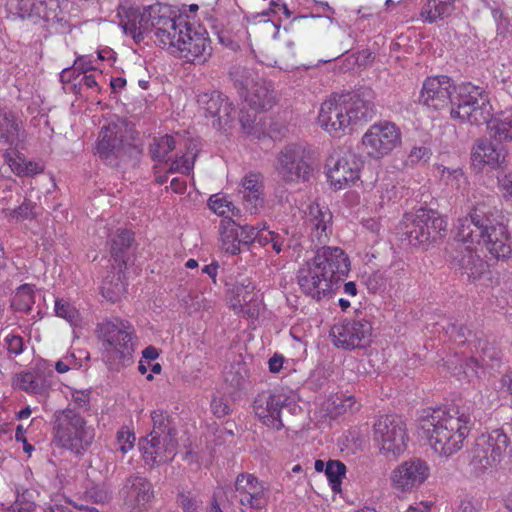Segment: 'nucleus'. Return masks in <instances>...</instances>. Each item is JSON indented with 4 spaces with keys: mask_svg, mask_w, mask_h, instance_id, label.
Returning a JSON list of instances; mask_svg holds the SVG:
<instances>
[{
    "mask_svg": "<svg viewBox=\"0 0 512 512\" xmlns=\"http://www.w3.org/2000/svg\"><path fill=\"white\" fill-rule=\"evenodd\" d=\"M429 474L430 468L425 461L419 458L410 459L391 472V486L397 491L411 493L428 479Z\"/></svg>",
    "mask_w": 512,
    "mask_h": 512,
    "instance_id": "412c9836",
    "label": "nucleus"
},
{
    "mask_svg": "<svg viewBox=\"0 0 512 512\" xmlns=\"http://www.w3.org/2000/svg\"><path fill=\"white\" fill-rule=\"evenodd\" d=\"M156 432L151 431L139 443L143 460L150 466H158L172 461L177 450L176 433L157 435Z\"/></svg>",
    "mask_w": 512,
    "mask_h": 512,
    "instance_id": "a211bd4d",
    "label": "nucleus"
},
{
    "mask_svg": "<svg viewBox=\"0 0 512 512\" xmlns=\"http://www.w3.org/2000/svg\"><path fill=\"white\" fill-rule=\"evenodd\" d=\"M248 105L257 111L270 110L275 104L274 90L270 82L261 78L254 83L244 97Z\"/></svg>",
    "mask_w": 512,
    "mask_h": 512,
    "instance_id": "2f4dec72",
    "label": "nucleus"
},
{
    "mask_svg": "<svg viewBox=\"0 0 512 512\" xmlns=\"http://www.w3.org/2000/svg\"><path fill=\"white\" fill-rule=\"evenodd\" d=\"M101 293L108 301L115 303L126 293L125 285L117 279L115 283H103Z\"/></svg>",
    "mask_w": 512,
    "mask_h": 512,
    "instance_id": "3c124183",
    "label": "nucleus"
},
{
    "mask_svg": "<svg viewBox=\"0 0 512 512\" xmlns=\"http://www.w3.org/2000/svg\"><path fill=\"white\" fill-rule=\"evenodd\" d=\"M194 168V157L190 155H182L172 161L169 171L181 174H190Z\"/></svg>",
    "mask_w": 512,
    "mask_h": 512,
    "instance_id": "4d7b16f0",
    "label": "nucleus"
},
{
    "mask_svg": "<svg viewBox=\"0 0 512 512\" xmlns=\"http://www.w3.org/2000/svg\"><path fill=\"white\" fill-rule=\"evenodd\" d=\"M34 286L30 284L21 285L12 298V307L16 311L28 312L34 304Z\"/></svg>",
    "mask_w": 512,
    "mask_h": 512,
    "instance_id": "ea45409f",
    "label": "nucleus"
},
{
    "mask_svg": "<svg viewBox=\"0 0 512 512\" xmlns=\"http://www.w3.org/2000/svg\"><path fill=\"white\" fill-rule=\"evenodd\" d=\"M365 161L353 150H345L331 155L325 164L327 183L334 191L354 186L360 179Z\"/></svg>",
    "mask_w": 512,
    "mask_h": 512,
    "instance_id": "1a4fd4ad",
    "label": "nucleus"
},
{
    "mask_svg": "<svg viewBox=\"0 0 512 512\" xmlns=\"http://www.w3.org/2000/svg\"><path fill=\"white\" fill-rule=\"evenodd\" d=\"M230 78L242 97H245L249 89L254 88V83L260 79L253 70L241 65L234 66L231 69Z\"/></svg>",
    "mask_w": 512,
    "mask_h": 512,
    "instance_id": "e433bc0d",
    "label": "nucleus"
},
{
    "mask_svg": "<svg viewBox=\"0 0 512 512\" xmlns=\"http://www.w3.org/2000/svg\"><path fill=\"white\" fill-rule=\"evenodd\" d=\"M493 106L488 93L472 83H462L454 88L450 117L460 124L487 125L493 116Z\"/></svg>",
    "mask_w": 512,
    "mask_h": 512,
    "instance_id": "423d86ee",
    "label": "nucleus"
},
{
    "mask_svg": "<svg viewBox=\"0 0 512 512\" xmlns=\"http://www.w3.org/2000/svg\"><path fill=\"white\" fill-rule=\"evenodd\" d=\"M134 242V232L129 229L118 230L112 239L111 253L115 258L120 257Z\"/></svg>",
    "mask_w": 512,
    "mask_h": 512,
    "instance_id": "79ce46f5",
    "label": "nucleus"
},
{
    "mask_svg": "<svg viewBox=\"0 0 512 512\" xmlns=\"http://www.w3.org/2000/svg\"><path fill=\"white\" fill-rule=\"evenodd\" d=\"M67 0H8V10L35 25L46 27L65 20L63 11Z\"/></svg>",
    "mask_w": 512,
    "mask_h": 512,
    "instance_id": "9b49d317",
    "label": "nucleus"
},
{
    "mask_svg": "<svg viewBox=\"0 0 512 512\" xmlns=\"http://www.w3.org/2000/svg\"><path fill=\"white\" fill-rule=\"evenodd\" d=\"M4 159L13 173L14 166H24L26 162V157L18 151V148L9 147L4 153Z\"/></svg>",
    "mask_w": 512,
    "mask_h": 512,
    "instance_id": "680f3d73",
    "label": "nucleus"
},
{
    "mask_svg": "<svg viewBox=\"0 0 512 512\" xmlns=\"http://www.w3.org/2000/svg\"><path fill=\"white\" fill-rule=\"evenodd\" d=\"M161 8V4H155L140 10L130 1H123L117 7L118 24L126 35L139 42L154 29V9Z\"/></svg>",
    "mask_w": 512,
    "mask_h": 512,
    "instance_id": "2eb2a0df",
    "label": "nucleus"
},
{
    "mask_svg": "<svg viewBox=\"0 0 512 512\" xmlns=\"http://www.w3.org/2000/svg\"><path fill=\"white\" fill-rule=\"evenodd\" d=\"M334 409L336 414H343L347 411H352L355 404L356 399L353 395L349 396H337L333 401Z\"/></svg>",
    "mask_w": 512,
    "mask_h": 512,
    "instance_id": "0e129e2a",
    "label": "nucleus"
},
{
    "mask_svg": "<svg viewBox=\"0 0 512 512\" xmlns=\"http://www.w3.org/2000/svg\"><path fill=\"white\" fill-rule=\"evenodd\" d=\"M151 420L153 423L152 431H157L156 434H164V433H175L173 429L170 428L169 417L163 410L156 409L151 412Z\"/></svg>",
    "mask_w": 512,
    "mask_h": 512,
    "instance_id": "864d4df0",
    "label": "nucleus"
},
{
    "mask_svg": "<svg viewBox=\"0 0 512 512\" xmlns=\"http://www.w3.org/2000/svg\"><path fill=\"white\" fill-rule=\"evenodd\" d=\"M128 126L123 121L111 122L99 131L94 154L106 165L117 166L127 151Z\"/></svg>",
    "mask_w": 512,
    "mask_h": 512,
    "instance_id": "ddd939ff",
    "label": "nucleus"
},
{
    "mask_svg": "<svg viewBox=\"0 0 512 512\" xmlns=\"http://www.w3.org/2000/svg\"><path fill=\"white\" fill-rule=\"evenodd\" d=\"M124 503L131 512H143L151 508L154 490L150 481L142 476H131L123 488Z\"/></svg>",
    "mask_w": 512,
    "mask_h": 512,
    "instance_id": "bb28decb",
    "label": "nucleus"
},
{
    "mask_svg": "<svg viewBox=\"0 0 512 512\" xmlns=\"http://www.w3.org/2000/svg\"><path fill=\"white\" fill-rule=\"evenodd\" d=\"M55 312L58 317L64 318L71 324H76L79 320V312L75 306L63 299H56Z\"/></svg>",
    "mask_w": 512,
    "mask_h": 512,
    "instance_id": "de8ad7c7",
    "label": "nucleus"
},
{
    "mask_svg": "<svg viewBox=\"0 0 512 512\" xmlns=\"http://www.w3.org/2000/svg\"><path fill=\"white\" fill-rule=\"evenodd\" d=\"M425 213L429 216L430 235L432 232L441 236L445 235L448 226L447 217L432 209L425 208Z\"/></svg>",
    "mask_w": 512,
    "mask_h": 512,
    "instance_id": "603ef678",
    "label": "nucleus"
},
{
    "mask_svg": "<svg viewBox=\"0 0 512 512\" xmlns=\"http://www.w3.org/2000/svg\"><path fill=\"white\" fill-rule=\"evenodd\" d=\"M486 126L489 137L495 142H512V108L498 113L493 112Z\"/></svg>",
    "mask_w": 512,
    "mask_h": 512,
    "instance_id": "473e14b6",
    "label": "nucleus"
},
{
    "mask_svg": "<svg viewBox=\"0 0 512 512\" xmlns=\"http://www.w3.org/2000/svg\"><path fill=\"white\" fill-rule=\"evenodd\" d=\"M176 147L173 136L165 135L157 139L151 149L152 158L154 160L163 161L166 156Z\"/></svg>",
    "mask_w": 512,
    "mask_h": 512,
    "instance_id": "37998d69",
    "label": "nucleus"
},
{
    "mask_svg": "<svg viewBox=\"0 0 512 512\" xmlns=\"http://www.w3.org/2000/svg\"><path fill=\"white\" fill-rule=\"evenodd\" d=\"M435 503L431 500H421L412 503L406 512H432Z\"/></svg>",
    "mask_w": 512,
    "mask_h": 512,
    "instance_id": "774afa93",
    "label": "nucleus"
},
{
    "mask_svg": "<svg viewBox=\"0 0 512 512\" xmlns=\"http://www.w3.org/2000/svg\"><path fill=\"white\" fill-rule=\"evenodd\" d=\"M373 327L366 319L344 320L330 329L333 344L342 349L353 350L367 347L372 338Z\"/></svg>",
    "mask_w": 512,
    "mask_h": 512,
    "instance_id": "f3484780",
    "label": "nucleus"
},
{
    "mask_svg": "<svg viewBox=\"0 0 512 512\" xmlns=\"http://www.w3.org/2000/svg\"><path fill=\"white\" fill-rule=\"evenodd\" d=\"M432 155L431 150L425 146L413 147L408 154L407 161L412 164L427 162Z\"/></svg>",
    "mask_w": 512,
    "mask_h": 512,
    "instance_id": "052dcab7",
    "label": "nucleus"
},
{
    "mask_svg": "<svg viewBox=\"0 0 512 512\" xmlns=\"http://www.w3.org/2000/svg\"><path fill=\"white\" fill-rule=\"evenodd\" d=\"M3 345L10 355L18 356L25 349L23 337L15 331H10L3 338Z\"/></svg>",
    "mask_w": 512,
    "mask_h": 512,
    "instance_id": "09e8293b",
    "label": "nucleus"
},
{
    "mask_svg": "<svg viewBox=\"0 0 512 512\" xmlns=\"http://www.w3.org/2000/svg\"><path fill=\"white\" fill-rule=\"evenodd\" d=\"M54 439L62 448L82 454L94 441L95 430L76 410L66 408L55 415Z\"/></svg>",
    "mask_w": 512,
    "mask_h": 512,
    "instance_id": "0eeeda50",
    "label": "nucleus"
},
{
    "mask_svg": "<svg viewBox=\"0 0 512 512\" xmlns=\"http://www.w3.org/2000/svg\"><path fill=\"white\" fill-rule=\"evenodd\" d=\"M350 271V259L340 247L322 246L299 267L300 290L316 301L329 297Z\"/></svg>",
    "mask_w": 512,
    "mask_h": 512,
    "instance_id": "f03ea898",
    "label": "nucleus"
},
{
    "mask_svg": "<svg viewBox=\"0 0 512 512\" xmlns=\"http://www.w3.org/2000/svg\"><path fill=\"white\" fill-rule=\"evenodd\" d=\"M14 174L19 177L35 176L44 172V165L41 162L26 159L24 166H14Z\"/></svg>",
    "mask_w": 512,
    "mask_h": 512,
    "instance_id": "13d9d810",
    "label": "nucleus"
},
{
    "mask_svg": "<svg viewBox=\"0 0 512 512\" xmlns=\"http://www.w3.org/2000/svg\"><path fill=\"white\" fill-rule=\"evenodd\" d=\"M152 12L154 42L173 54L181 38L184 37L189 22L182 16H176L168 6L161 5V8L154 9Z\"/></svg>",
    "mask_w": 512,
    "mask_h": 512,
    "instance_id": "f8f14e48",
    "label": "nucleus"
},
{
    "mask_svg": "<svg viewBox=\"0 0 512 512\" xmlns=\"http://www.w3.org/2000/svg\"><path fill=\"white\" fill-rule=\"evenodd\" d=\"M422 436L440 456L449 457L460 451L474 422L468 409L453 407L434 409L420 419Z\"/></svg>",
    "mask_w": 512,
    "mask_h": 512,
    "instance_id": "20e7f679",
    "label": "nucleus"
},
{
    "mask_svg": "<svg viewBox=\"0 0 512 512\" xmlns=\"http://www.w3.org/2000/svg\"><path fill=\"white\" fill-rule=\"evenodd\" d=\"M206 117L217 118L218 124H227L235 112L229 99L220 92L202 93L197 100Z\"/></svg>",
    "mask_w": 512,
    "mask_h": 512,
    "instance_id": "cd10ccee",
    "label": "nucleus"
},
{
    "mask_svg": "<svg viewBox=\"0 0 512 512\" xmlns=\"http://www.w3.org/2000/svg\"><path fill=\"white\" fill-rule=\"evenodd\" d=\"M456 86L450 77L446 75H437L427 77L419 95V102L434 111H439L452 107L453 93Z\"/></svg>",
    "mask_w": 512,
    "mask_h": 512,
    "instance_id": "aec40b11",
    "label": "nucleus"
},
{
    "mask_svg": "<svg viewBox=\"0 0 512 512\" xmlns=\"http://www.w3.org/2000/svg\"><path fill=\"white\" fill-rule=\"evenodd\" d=\"M297 402V395L286 389L275 390L271 393L257 395L253 403L256 417L266 426L276 430L283 428L281 411Z\"/></svg>",
    "mask_w": 512,
    "mask_h": 512,
    "instance_id": "4468645a",
    "label": "nucleus"
},
{
    "mask_svg": "<svg viewBox=\"0 0 512 512\" xmlns=\"http://www.w3.org/2000/svg\"><path fill=\"white\" fill-rule=\"evenodd\" d=\"M404 224L405 234L413 245L424 244L430 240L429 216L425 213V208L405 215Z\"/></svg>",
    "mask_w": 512,
    "mask_h": 512,
    "instance_id": "7c9ffc66",
    "label": "nucleus"
},
{
    "mask_svg": "<svg viewBox=\"0 0 512 512\" xmlns=\"http://www.w3.org/2000/svg\"><path fill=\"white\" fill-rule=\"evenodd\" d=\"M510 439L502 429L479 435L470 451V466L476 473L496 467L507 454Z\"/></svg>",
    "mask_w": 512,
    "mask_h": 512,
    "instance_id": "6e6552de",
    "label": "nucleus"
},
{
    "mask_svg": "<svg viewBox=\"0 0 512 512\" xmlns=\"http://www.w3.org/2000/svg\"><path fill=\"white\" fill-rule=\"evenodd\" d=\"M491 138L477 139L471 149V166L478 172L485 167L500 170L506 167L508 151L502 146L493 143Z\"/></svg>",
    "mask_w": 512,
    "mask_h": 512,
    "instance_id": "5701e85b",
    "label": "nucleus"
},
{
    "mask_svg": "<svg viewBox=\"0 0 512 512\" xmlns=\"http://www.w3.org/2000/svg\"><path fill=\"white\" fill-rule=\"evenodd\" d=\"M482 364L474 357H470L460 365V371L457 374L459 380L472 382L474 378H478Z\"/></svg>",
    "mask_w": 512,
    "mask_h": 512,
    "instance_id": "49530a36",
    "label": "nucleus"
},
{
    "mask_svg": "<svg viewBox=\"0 0 512 512\" xmlns=\"http://www.w3.org/2000/svg\"><path fill=\"white\" fill-rule=\"evenodd\" d=\"M36 204L30 199L25 198L24 201L14 209H3L5 218L10 222H22L32 220L36 217Z\"/></svg>",
    "mask_w": 512,
    "mask_h": 512,
    "instance_id": "4c0bfd02",
    "label": "nucleus"
},
{
    "mask_svg": "<svg viewBox=\"0 0 512 512\" xmlns=\"http://www.w3.org/2000/svg\"><path fill=\"white\" fill-rule=\"evenodd\" d=\"M239 194L242 196L246 210L256 213L264 205V185L260 173L246 174L239 184Z\"/></svg>",
    "mask_w": 512,
    "mask_h": 512,
    "instance_id": "c756f323",
    "label": "nucleus"
},
{
    "mask_svg": "<svg viewBox=\"0 0 512 512\" xmlns=\"http://www.w3.org/2000/svg\"><path fill=\"white\" fill-rule=\"evenodd\" d=\"M102 341V358L111 370H120L132 363L134 329L130 322L120 319H108L98 326Z\"/></svg>",
    "mask_w": 512,
    "mask_h": 512,
    "instance_id": "39448f33",
    "label": "nucleus"
},
{
    "mask_svg": "<svg viewBox=\"0 0 512 512\" xmlns=\"http://www.w3.org/2000/svg\"><path fill=\"white\" fill-rule=\"evenodd\" d=\"M500 170L497 174L498 189L506 201H512V170Z\"/></svg>",
    "mask_w": 512,
    "mask_h": 512,
    "instance_id": "6e6d98bb",
    "label": "nucleus"
},
{
    "mask_svg": "<svg viewBox=\"0 0 512 512\" xmlns=\"http://www.w3.org/2000/svg\"><path fill=\"white\" fill-rule=\"evenodd\" d=\"M256 242L262 247L271 244L273 251L280 254L283 250L285 239L280 234L268 230L265 224H261Z\"/></svg>",
    "mask_w": 512,
    "mask_h": 512,
    "instance_id": "a19ab883",
    "label": "nucleus"
},
{
    "mask_svg": "<svg viewBox=\"0 0 512 512\" xmlns=\"http://www.w3.org/2000/svg\"><path fill=\"white\" fill-rule=\"evenodd\" d=\"M255 290L256 286L250 278L243 279L233 287L229 303L236 314L249 318L259 315L262 298Z\"/></svg>",
    "mask_w": 512,
    "mask_h": 512,
    "instance_id": "a878e982",
    "label": "nucleus"
},
{
    "mask_svg": "<svg viewBox=\"0 0 512 512\" xmlns=\"http://www.w3.org/2000/svg\"><path fill=\"white\" fill-rule=\"evenodd\" d=\"M402 142V133L396 123L379 120L365 131L361 138L363 151L370 159L380 160Z\"/></svg>",
    "mask_w": 512,
    "mask_h": 512,
    "instance_id": "9d476101",
    "label": "nucleus"
},
{
    "mask_svg": "<svg viewBox=\"0 0 512 512\" xmlns=\"http://www.w3.org/2000/svg\"><path fill=\"white\" fill-rule=\"evenodd\" d=\"M455 0H427L420 12V20L435 23L449 17L454 10Z\"/></svg>",
    "mask_w": 512,
    "mask_h": 512,
    "instance_id": "f704fd0d",
    "label": "nucleus"
},
{
    "mask_svg": "<svg viewBox=\"0 0 512 512\" xmlns=\"http://www.w3.org/2000/svg\"><path fill=\"white\" fill-rule=\"evenodd\" d=\"M85 498L95 504H104L109 502L111 497L104 486L96 485L85 492Z\"/></svg>",
    "mask_w": 512,
    "mask_h": 512,
    "instance_id": "bf43d9fd",
    "label": "nucleus"
},
{
    "mask_svg": "<svg viewBox=\"0 0 512 512\" xmlns=\"http://www.w3.org/2000/svg\"><path fill=\"white\" fill-rule=\"evenodd\" d=\"M275 169L285 181L305 179L312 172L310 164L304 159V149L296 144L287 145L280 151Z\"/></svg>",
    "mask_w": 512,
    "mask_h": 512,
    "instance_id": "4be33fe9",
    "label": "nucleus"
},
{
    "mask_svg": "<svg viewBox=\"0 0 512 512\" xmlns=\"http://www.w3.org/2000/svg\"><path fill=\"white\" fill-rule=\"evenodd\" d=\"M116 441L119 445V450L126 454L134 448L136 437L133 431L128 427H121L116 434Z\"/></svg>",
    "mask_w": 512,
    "mask_h": 512,
    "instance_id": "5fc2aeb1",
    "label": "nucleus"
},
{
    "mask_svg": "<svg viewBox=\"0 0 512 512\" xmlns=\"http://www.w3.org/2000/svg\"><path fill=\"white\" fill-rule=\"evenodd\" d=\"M177 503L183 512H199L202 500L191 492H181L177 496Z\"/></svg>",
    "mask_w": 512,
    "mask_h": 512,
    "instance_id": "8fccbe9b",
    "label": "nucleus"
},
{
    "mask_svg": "<svg viewBox=\"0 0 512 512\" xmlns=\"http://www.w3.org/2000/svg\"><path fill=\"white\" fill-rule=\"evenodd\" d=\"M325 474L334 493H340L342 481L346 475V466L339 460H329L326 463Z\"/></svg>",
    "mask_w": 512,
    "mask_h": 512,
    "instance_id": "58836bf2",
    "label": "nucleus"
},
{
    "mask_svg": "<svg viewBox=\"0 0 512 512\" xmlns=\"http://www.w3.org/2000/svg\"><path fill=\"white\" fill-rule=\"evenodd\" d=\"M333 215L327 206L311 203L304 217V226L312 242L326 246L332 234Z\"/></svg>",
    "mask_w": 512,
    "mask_h": 512,
    "instance_id": "393cba45",
    "label": "nucleus"
},
{
    "mask_svg": "<svg viewBox=\"0 0 512 512\" xmlns=\"http://www.w3.org/2000/svg\"><path fill=\"white\" fill-rule=\"evenodd\" d=\"M173 55L194 64L205 63L212 54L211 40L207 32L190 23Z\"/></svg>",
    "mask_w": 512,
    "mask_h": 512,
    "instance_id": "6ab92c4d",
    "label": "nucleus"
},
{
    "mask_svg": "<svg viewBox=\"0 0 512 512\" xmlns=\"http://www.w3.org/2000/svg\"><path fill=\"white\" fill-rule=\"evenodd\" d=\"M441 179L445 182L447 186H450L453 189H460L463 184L466 183V177L461 168L450 169L447 167H442L441 169Z\"/></svg>",
    "mask_w": 512,
    "mask_h": 512,
    "instance_id": "a18cd8bd",
    "label": "nucleus"
},
{
    "mask_svg": "<svg viewBox=\"0 0 512 512\" xmlns=\"http://www.w3.org/2000/svg\"><path fill=\"white\" fill-rule=\"evenodd\" d=\"M374 98L373 89L367 86L329 98L320 106L318 124L334 138L349 135L374 116Z\"/></svg>",
    "mask_w": 512,
    "mask_h": 512,
    "instance_id": "7ed1b4c3",
    "label": "nucleus"
},
{
    "mask_svg": "<svg viewBox=\"0 0 512 512\" xmlns=\"http://www.w3.org/2000/svg\"><path fill=\"white\" fill-rule=\"evenodd\" d=\"M238 232L240 225L231 218H226L220 224L221 249L229 255H237L241 252V242Z\"/></svg>",
    "mask_w": 512,
    "mask_h": 512,
    "instance_id": "72a5a7b5",
    "label": "nucleus"
},
{
    "mask_svg": "<svg viewBox=\"0 0 512 512\" xmlns=\"http://www.w3.org/2000/svg\"><path fill=\"white\" fill-rule=\"evenodd\" d=\"M261 224H258L256 226L252 225H240V231L238 232L239 239L241 244L249 245L256 241L257 235L259 233Z\"/></svg>",
    "mask_w": 512,
    "mask_h": 512,
    "instance_id": "e2e57ef3",
    "label": "nucleus"
},
{
    "mask_svg": "<svg viewBox=\"0 0 512 512\" xmlns=\"http://www.w3.org/2000/svg\"><path fill=\"white\" fill-rule=\"evenodd\" d=\"M456 239L467 246L457 252L450 267L467 283H476L489 272V265L478 250L497 261H507L512 256V237L505 217L486 202L476 203L468 215L458 219Z\"/></svg>",
    "mask_w": 512,
    "mask_h": 512,
    "instance_id": "f257e3e1",
    "label": "nucleus"
},
{
    "mask_svg": "<svg viewBox=\"0 0 512 512\" xmlns=\"http://www.w3.org/2000/svg\"><path fill=\"white\" fill-rule=\"evenodd\" d=\"M13 386L33 395H42L46 391V385L42 377L31 371H23L17 374L13 380Z\"/></svg>",
    "mask_w": 512,
    "mask_h": 512,
    "instance_id": "c9c22d12",
    "label": "nucleus"
},
{
    "mask_svg": "<svg viewBox=\"0 0 512 512\" xmlns=\"http://www.w3.org/2000/svg\"><path fill=\"white\" fill-rule=\"evenodd\" d=\"M236 497L244 508L262 510L268 503V489L254 474H239L235 481Z\"/></svg>",
    "mask_w": 512,
    "mask_h": 512,
    "instance_id": "b1692460",
    "label": "nucleus"
},
{
    "mask_svg": "<svg viewBox=\"0 0 512 512\" xmlns=\"http://www.w3.org/2000/svg\"><path fill=\"white\" fill-rule=\"evenodd\" d=\"M209 208L220 216H228L233 213L235 205L229 200L228 196L224 194H214L208 200Z\"/></svg>",
    "mask_w": 512,
    "mask_h": 512,
    "instance_id": "c03bdc74",
    "label": "nucleus"
},
{
    "mask_svg": "<svg viewBox=\"0 0 512 512\" xmlns=\"http://www.w3.org/2000/svg\"><path fill=\"white\" fill-rule=\"evenodd\" d=\"M283 13L286 18L290 17V11L287 8L286 4L281 0H271L269 2V7L267 10L262 11V15L268 16L270 14H279Z\"/></svg>",
    "mask_w": 512,
    "mask_h": 512,
    "instance_id": "338daca9",
    "label": "nucleus"
},
{
    "mask_svg": "<svg viewBox=\"0 0 512 512\" xmlns=\"http://www.w3.org/2000/svg\"><path fill=\"white\" fill-rule=\"evenodd\" d=\"M447 333H449L454 342L463 344L468 336H470L471 331L464 325L452 324L448 327Z\"/></svg>",
    "mask_w": 512,
    "mask_h": 512,
    "instance_id": "69168bd1",
    "label": "nucleus"
},
{
    "mask_svg": "<svg viewBox=\"0 0 512 512\" xmlns=\"http://www.w3.org/2000/svg\"><path fill=\"white\" fill-rule=\"evenodd\" d=\"M374 440L387 456L402 454L408 440L405 423L396 416L381 417L374 425Z\"/></svg>",
    "mask_w": 512,
    "mask_h": 512,
    "instance_id": "dca6fc26",
    "label": "nucleus"
},
{
    "mask_svg": "<svg viewBox=\"0 0 512 512\" xmlns=\"http://www.w3.org/2000/svg\"><path fill=\"white\" fill-rule=\"evenodd\" d=\"M26 137L22 119L11 110L0 109V142L10 148H19Z\"/></svg>",
    "mask_w": 512,
    "mask_h": 512,
    "instance_id": "c85d7f7f",
    "label": "nucleus"
}]
</instances>
